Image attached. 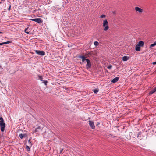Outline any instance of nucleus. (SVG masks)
<instances>
[{
	"label": "nucleus",
	"mask_w": 156,
	"mask_h": 156,
	"mask_svg": "<svg viewBox=\"0 0 156 156\" xmlns=\"http://www.w3.org/2000/svg\"><path fill=\"white\" fill-rule=\"evenodd\" d=\"M62 150H61V151H60V152L61 153L62 151Z\"/></svg>",
	"instance_id": "7c9ffc66"
},
{
	"label": "nucleus",
	"mask_w": 156,
	"mask_h": 156,
	"mask_svg": "<svg viewBox=\"0 0 156 156\" xmlns=\"http://www.w3.org/2000/svg\"><path fill=\"white\" fill-rule=\"evenodd\" d=\"M43 83H44L45 85H46L47 83V82L46 81L44 80L43 81Z\"/></svg>",
	"instance_id": "393cba45"
},
{
	"label": "nucleus",
	"mask_w": 156,
	"mask_h": 156,
	"mask_svg": "<svg viewBox=\"0 0 156 156\" xmlns=\"http://www.w3.org/2000/svg\"><path fill=\"white\" fill-rule=\"evenodd\" d=\"M38 78H39V79L41 80H42L43 79V78H42V76L40 75H39L38 76Z\"/></svg>",
	"instance_id": "412c9836"
},
{
	"label": "nucleus",
	"mask_w": 156,
	"mask_h": 156,
	"mask_svg": "<svg viewBox=\"0 0 156 156\" xmlns=\"http://www.w3.org/2000/svg\"><path fill=\"white\" fill-rule=\"evenodd\" d=\"M42 128L41 126H39L35 129V132H39V130L41 131L42 130Z\"/></svg>",
	"instance_id": "1a4fd4ad"
},
{
	"label": "nucleus",
	"mask_w": 156,
	"mask_h": 156,
	"mask_svg": "<svg viewBox=\"0 0 156 156\" xmlns=\"http://www.w3.org/2000/svg\"><path fill=\"white\" fill-rule=\"evenodd\" d=\"M2 33V32H0V34H1V33Z\"/></svg>",
	"instance_id": "c756f323"
},
{
	"label": "nucleus",
	"mask_w": 156,
	"mask_h": 156,
	"mask_svg": "<svg viewBox=\"0 0 156 156\" xmlns=\"http://www.w3.org/2000/svg\"><path fill=\"white\" fill-rule=\"evenodd\" d=\"M26 147L27 149V150L28 151H30V147L29 146L27 145L26 146Z\"/></svg>",
	"instance_id": "aec40b11"
},
{
	"label": "nucleus",
	"mask_w": 156,
	"mask_h": 156,
	"mask_svg": "<svg viewBox=\"0 0 156 156\" xmlns=\"http://www.w3.org/2000/svg\"><path fill=\"white\" fill-rule=\"evenodd\" d=\"M10 8H11V6H10L9 7V8H8V10H10Z\"/></svg>",
	"instance_id": "c85d7f7f"
},
{
	"label": "nucleus",
	"mask_w": 156,
	"mask_h": 156,
	"mask_svg": "<svg viewBox=\"0 0 156 156\" xmlns=\"http://www.w3.org/2000/svg\"><path fill=\"white\" fill-rule=\"evenodd\" d=\"M156 91V87L154 88L153 90L151 91L149 93V95H151L152 94Z\"/></svg>",
	"instance_id": "f8f14e48"
},
{
	"label": "nucleus",
	"mask_w": 156,
	"mask_h": 156,
	"mask_svg": "<svg viewBox=\"0 0 156 156\" xmlns=\"http://www.w3.org/2000/svg\"><path fill=\"white\" fill-rule=\"evenodd\" d=\"M0 126L1 131L3 132L5 130V124L4 122V120L2 117L0 118Z\"/></svg>",
	"instance_id": "f257e3e1"
},
{
	"label": "nucleus",
	"mask_w": 156,
	"mask_h": 156,
	"mask_svg": "<svg viewBox=\"0 0 156 156\" xmlns=\"http://www.w3.org/2000/svg\"><path fill=\"white\" fill-rule=\"evenodd\" d=\"M86 62L87 63L86 66L87 69H88L89 68L91 67V64L89 60L88 59H87Z\"/></svg>",
	"instance_id": "39448f33"
},
{
	"label": "nucleus",
	"mask_w": 156,
	"mask_h": 156,
	"mask_svg": "<svg viewBox=\"0 0 156 156\" xmlns=\"http://www.w3.org/2000/svg\"><path fill=\"white\" fill-rule=\"evenodd\" d=\"M152 64L153 65H155V64H156V61L155 62H153L152 63Z\"/></svg>",
	"instance_id": "cd10ccee"
},
{
	"label": "nucleus",
	"mask_w": 156,
	"mask_h": 156,
	"mask_svg": "<svg viewBox=\"0 0 156 156\" xmlns=\"http://www.w3.org/2000/svg\"><path fill=\"white\" fill-rule=\"evenodd\" d=\"M35 51L36 53L40 55L43 56L45 55V52L42 51L36 50Z\"/></svg>",
	"instance_id": "7ed1b4c3"
},
{
	"label": "nucleus",
	"mask_w": 156,
	"mask_h": 156,
	"mask_svg": "<svg viewBox=\"0 0 156 156\" xmlns=\"http://www.w3.org/2000/svg\"><path fill=\"white\" fill-rule=\"evenodd\" d=\"M129 59V57L127 56H124L122 57V60L124 61H127Z\"/></svg>",
	"instance_id": "4468645a"
},
{
	"label": "nucleus",
	"mask_w": 156,
	"mask_h": 156,
	"mask_svg": "<svg viewBox=\"0 0 156 156\" xmlns=\"http://www.w3.org/2000/svg\"><path fill=\"white\" fill-rule=\"evenodd\" d=\"M135 48L136 50L137 51H139L140 50V46H139L138 44H137Z\"/></svg>",
	"instance_id": "2eb2a0df"
},
{
	"label": "nucleus",
	"mask_w": 156,
	"mask_h": 156,
	"mask_svg": "<svg viewBox=\"0 0 156 156\" xmlns=\"http://www.w3.org/2000/svg\"><path fill=\"white\" fill-rule=\"evenodd\" d=\"M31 20L32 21L37 22L39 23H41L43 22L41 19L40 18L32 19Z\"/></svg>",
	"instance_id": "20e7f679"
},
{
	"label": "nucleus",
	"mask_w": 156,
	"mask_h": 156,
	"mask_svg": "<svg viewBox=\"0 0 156 156\" xmlns=\"http://www.w3.org/2000/svg\"><path fill=\"white\" fill-rule=\"evenodd\" d=\"M113 13L114 14H115V12H113Z\"/></svg>",
	"instance_id": "2f4dec72"
},
{
	"label": "nucleus",
	"mask_w": 156,
	"mask_h": 156,
	"mask_svg": "<svg viewBox=\"0 0 156 156\" xmlns=\"http://www.w3.org/2000/svg\"><path fill=\"white\" fill-rule=\"evenodd\" d=\"M27 136V135L26 134H20L19 135V136L21 139H23V137H26Z\"/></svg>",
	"instance_id": "9b49d317"
},
{
	"label": "nucleus",
	"mask_w": 156,
	"mask_h": 156,
	"mask_svg": "<svg viewBox=\"0 0 156 156\" xmlns=\"http://www.w3.org/2000/svg\"><path fill=\"white\" fill-rule=\"evenodd\" d=\"M93 91L94 93L97 94L98 92V89H94Z\"/></svg>",
	"instance_id": "f3484780"
},
{
	"label": "nucleus",
	"mask_w": 156,
	"mask_h": 156,
	"mask_svg": "<svg viewBox=\"0 0 156 156\" xmlns=\"http://www.w3.org/2000/svg\"><path fill=\"white\" fill-rule=\"evenodd\" d=\"M119 79L118 77H116L114 78L112 81L111 82L113 83H115L116 82H117Z\"/></svg>",
	"instance_id": "9d476101"
},
{
	"label": "nucleus",
	"mask_w": 156,
	"mask_h": 156,
	"mask_svg": "<svg viewBox=\"0 0 156 156\" xmlns=\"http://www.w3.org/2000/svg\"><path fill=\"white\" fill-rule=\"evenodd\" d=\"M140 134V133H138L137 134V137H139V135Z\"/></svg>",
	"instance_id": "bb28decb"
},
{
	"label": "nucleus",
	"mask_w": 156,
	"mask_h": 156,
	"mask_svg": "<svg viewBox=\"0 0 156 156\" xmlns=\"http://www.w3.org/2000/svg\"><path fill=\"white\" fill-rule=\"evenodd\" d=\"M156 45V41L153 43L151 45L150 48H151Z\"/></svg>",
	"instance_id": "dca6fc26"
},
{
	"label": "nucleus",
	"mask_w": 156,
	"mask_h": 156,
	"mask_svg": "<svg viewBox=\"0 0 156 156\" xmlns=\"http://www.w3.org/2000/svg\"><path fill=\"white\" fill-rule=\"evenodd\" d=\"M30 140H31V139H30L29 140H28V144H29V146H31L32 145V144L30 141Z\"/></svg>",
	"instance_id": "6ab92c4d"
},
{
	"label": "nucleus",
	"mask_w": 156,
	"mask_h": 156,
	"mask_svg": "<svg viewBox=\"0 0 156 156\" xmlns=\"http://www.w3.org/2000/svg\"><path fill=\"white\" fill-rule=\"evenodd\" d=\"M108 23V22L106 20H105L103 21V26L104 27V30L105 31H107L109 28Z\"/></svg>",
	"instance_id": "f03ea898"
},
{
	"label": "nucleus",
	"mask_w": 156,
	"mask_h": 156,
	"mask_svg": "<svg viewBox=\"0 0 156 156\" xmlns=\"http://www.w3.org/2000/svg\"><path fill=\"white\" fill-rule=\"evenodd\" d=\"M94 44L96 46H97L99 44V43L97 41H96L94 42Z\"/></svg>",
	"instance_id": "4be33fe9"
},
{
	"label": "nucleus",
	"mask_w": 156,
	"mask_h": 156,
	"mask_svg": "<svg viewBox=\"0 0 156 156\" xmlns=\"http://www.w3.org/2000/svg\"><path fill=\"white\" fill-rule=\"evenodd\" d=\"M10 42V41H7L3 43H0V45H2L4 44H8Z\"/></svg>",
	"instance_id": "a211bd4d"
},
{
	"label": "nucleus",
	"mask_w": 156,
	"mask_h": 156,
	"mask_svg": "<svg viewBox=\"0 0 156 156\" xmlns=\"http://www.w3.org/2000/svg\"><path fill=\"white\" fill-rule=\"evenodd\" d=\"M27 30H28V28H27L25 29V33L29 34V32H28L27 31Z\"/></svg>",
	"instance_id": "5701e85b"
},
{
	"label": "nucleus",
	"mask_w": 156,
	"mask_h": 156,
	"mask_svg": "<svg viewBox=\"0 0 156 156\" xmlns=\"http://www.w3.org/2000/svg\"><path fill=\"white\" fill-rule=\"evenodd\" d=\"M112 66L110 65L108 66L107 68L108 69H110L112 68Z\"/></svg>",
	"instance_id": "a878e982"
},
{
	"label": "nucleus",
	"mask_w": 156,
	"mask_h": 156,
	"mask_svg": "<svg viewBox=\"0 0 156 156\" xmlns=\"http://www.w3.org/2000/svg\"><path fill=\"white\" fill-rule=\"evenodd\" d=\"M105 17V15H101L100 16V17L102 18H104Z\"/></svg>",
	"instance_id": "b1692460"
},
{
	"label": "nucleus",
	"mask_w": 156,
	"mask_h": 156,
	"mask_svg": "<svg viewBox=\"0 0 156 156\" xmlns=\"http://www.w3.org/2000/svg\"><path fill=\"white\" fill-rule=\"evenodd\" d=\"M79 57L82 59V62H84L85 61H86V57L84 56H79Z\"/></svg>",
	"instance_id": "6e6552de"
},
{
	"label": "nucleus",
	"mask_w": 156,
	"mask_h": 156,
	"mask_svg": "<svg viewBox=\"0 0 156 156\" xmlns=\"http://www.w3.org/2000/svg\"><path fill=\"white\" fill-rule=\"evenodd\" d=\"M89 124L90 127L93 129H94L95 126L94 125V122L91 121H89Z\"/></svg>",
	"instance_id": "423d86ee"
},
{
	"label": "nucleus",
	"mask_w": 156,
	"mask_h": 156,
	"mask_svg": "<svg viewBox=\"0 0 156 156\" xmlns=\"http://www.w3.org/2000/svg\"><path fill=\"white\" fill-rule=\"evenodd\" d=\"M144 42L143 41H140L139 42L138 44L140 47H142L144 45Z\"/></svg>",
	"instance_id": "ddd939ff"
},
{
	"label": "nucleus",
	"mask_w": 156,
	"mask_h": 156,
	"mask_svg": "<svg viewBox=\"0 0 156 156\" xmlns=\"http://www.w3.org/2000/svg\"><path fill=\"white\" fill-rule=\"evenodd\" d=\"M135 10L136 12H139V13H141L143 11V9L140 8L138 7H136L135 8Z\"/></svg>",
	"instance_id": "0eeeda50"
}]
</instances>
